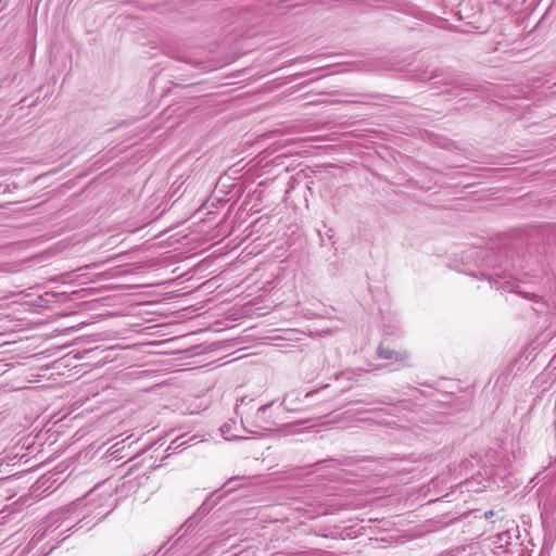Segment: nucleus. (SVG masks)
Masks as SVG:
<instances>
[{"mask_svg":"<svg viewBox=\"0 0 556 556\" xmlns=\"http://www.w3.org/2000/svg\"><path fill=\"white\" fill-rule=\"evenodd\" d=\"M491 515H493V511H490V514L485 513V516H488V517H491Z\"/></svg>","mask_w":556,"mask_h":556,"instance_id":"3","label":"nucleus"},{"mask_svg":"<svg viewBox=\"0 0 556 556\" xmlns=\"http://www.w3.org/2000/svg\"><path fill=\"white\" fill-rule=\"evenodd\" d=\"M379 355L383 358H392L393 352H391L390 350H383L382 348H380Z\"/></svg>","mask_w":556,"mask_h":556,"instance_id":"1","label":"nucleus"},{"mask_svg":"<svg viewBox=\"0 0 556 556\" xmlns=\"http://www.w3.org/2000/svg\"><path fill=\"white\" fill-rule=\"evenodd\" d=\"M491 515H493V511H490V514L485 513V516H488V517H491Z\"/></svg>","mask_w":556,"mask_h":556,"instance_id":"4","label":"nucleus"},{"mask_svg":"<svg viewBox=\"0 0 556 556\" xmlns=\"http://www.w3.org/2000/svg\"><path fill=\"white\" fill-rule=\"evenodd\" d=\"M491 515H493V511H490V514L485 513V516H488V517H491Z\"/></svg>","mask_w":556,"mask_h":556,"instance_id":"2","label":"nucleus"}]
</instances>
